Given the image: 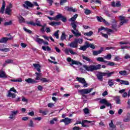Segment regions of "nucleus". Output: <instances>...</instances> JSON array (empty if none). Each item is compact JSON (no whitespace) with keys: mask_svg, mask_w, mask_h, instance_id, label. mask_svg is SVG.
<instances>
[{"mask_svg":"<svg viewBox=\"0 0 130 130\" xmlns=\"http://www.w3.org/2000/svg\"><path fill=\"white\" fill-rule=\"evenodd\" d=\"M77 18H78V14L74 15L73 17L69 19V22H71L70 25L73 29L71 30L72 33L76 36V37H79V36H82V34L80 33L79 30L77 29V27H78L77 25L79 24V22L76 21Z\"/></svg>","mask_w":130,"mask_h":130,"instance_id":"1","label":"nucleus"},{"mask_svg":"<svg viewBox=\"0 0 130 130\" xmlns=\"http://www.w3.org/2000/svg\"><path fill=\"white\" fill-rule=\"evenodd\" d=\"M83 67L87 72H93V71H97V70H100L101 69V64L98 65H83Z\"/></svg>","mask_w":130,"mask_h":130,"instance_id":"2","label":"nucleus"},{"mask_svg":"<svg viewBox=\"0 0 130 130\" xmlns=\"http://www.w3.org/2000/svg\"><path fill=\"white\" fill-rule=\"evenodd\" d=\"M67 61L69 63L70 66H72V67H74L73 64H76V66H82L83 64L78 61L74 60L72 59V58L71 57H68L67 58Z\"/></svg>","mask_w":130,"mask_h":130,"instance_id":"3","label":"nucleus"},{"mask_svg":"<svg viewBox=\"0 0 130 130\" xmlns=\"http://www.w3.org/2000/svg\"><path fill=\"white\" fill-rule=\"evenodd\" d=\"M94 90V88H85L79 90L78 91L79 93H80L81 95H85L86 94H89L92 92Z\"/></svg>","mask_w":130,"mask_h":130,"instance_id":"4","label":"nucleus"},{"mask_svg":"<svg viewBox=\"0 0 130 130\" xmlns=\"http://www.w3.org/2000/svg\"><path fill=\"white\" fill-rule=\"evenodd\" d=\"M76 80L78 81V82H79V83L83 84V88H87V87H88V83H87L85 78L82 77H77Z\"/></svg>","mask_w":130,"mask_h":130,"instance_id":"5","label":"nucleus"},{"mask_svg":"<svg viewBox=\"0 0 130 130\" xmlns=\"http://www.w3.org/2000/svg\"><path fill=\"white\" fill-rule=\"evenodd\" d=\"M64 51L66 54L67 55L70 54V53L72 55H77V52L74 51L72 49H71V48H66Z\"/></svg>","mask_w":130,"mask_h":130,"instance_id":"6","label":"nucleus"},{"mask_svg":"<svg viewBox=\"0 0 130 130\" xmlns=\"http://www.w3.org/2000/svg\"><path fill=\"white\" fill-rule=\"evenodd\" d=\"M18 113H19V111L18 110L11 111L9 116L10 119H11L12 120H15V119H16V116L17 114H18Z\"/></svg>","mask_w":130,"mask_h":130,"instance_id":"7","label":"nucleus"},{"mask_svg":"<svg viewBox=\"0 0 130 130\" xmlns=\"http://www.w3.org/2000/svg\"><path fill=\"white\" fill-rule=\"evenodd\" d=\"M118 18L121 21L120 22V26H122L123 24H125L127 23V21H128L127 19H125V17L122 15H120L118 16Z\"/></svg>","mask_w":130,"mask_h":130,"instance_id":"8","label":"nucleus"},{"mask_svg":"<svg viewBox=\"0 0 130 130\" xmlns=\"http://www.w3.org/2000/svg\"><path fill=\"white\" fill-rule=\"evenodd\" d=\"M14 38V37H12L10 36V38L8 37H4L0 39V43H4L6 44L8 42V40H12Z\"/></svg>","mask_w":130,"mask_h":130,"instance_id":"9","label":"nucleus"},{"mask_svg":"<svg viewBox=\"0 0 130 130\" xmlns=\"http://www.w3.org/2000/svg\"><path fill=\"white\" fill-rule=\"evenodd\" d=\"M34 40L39 44H42V43H43V39L39 38V36L38 35L35 36Z\"/></svg>","mask_w":130,"mask_h":130,"instance_id":"10","label":"nucleus"},{"mask_svg":"<svg viewBox=\"0 0 130 130\" xmlns=\"http://www.w3.org/2000/svg\"><path fill=\"white\" fill-rule=\"evenodd\" d=\"M104 51V48H103V47H101V49L99 50H98V51L93 50V51H92V54L94 56H96L98 55V54H101V53H102V52H103Z\"/></svg>","mask_w":130,"mask_h":130,"instance_id":"11","label":"nucleus"},{"mask_svg":"<svg viewBox=\"0 0 130 130\" xmlns=\"http://www.w3.org/2000/svg\"><path fill=\"white\" fill-rule=\"evenodd\" d=\"M60 122H64L65 123V125H67L72 123V119L69 118H65L64 119L60 120Z\"/></svg>","mask_w":130,"mask_h":130,"instance_id":"12","label":"nucleus"},{"mask_svg":"<svg viewBox=\"0 0 130 130\" xmlns=\"http://www.w3.org/2000/svg\"><path fill=\"white\" fill-rule=\"evenodd\" d=\"M66 11L67 12H73V13H76V12H78V9L77 8H74L73 7H70L68 6H66L65 7Z\"/></svg>","mask_w":130,"mask_h":130,"instance_id":"13","label":"nucleus"},{"mask_svg":"<svg viewBox=\"0 0 130 130\" xmlns=\"http://www.w3.org/2000/svg\"><path fill=\"white\" fill-rule=\"evenodd\" d=\"M23 6L25 8V9H28V8H33L34 5L29 1H26Z\"/></svg>","mask_w":130,"mask_h":130,"instance_id":"14","label":"nucleus"},{"mask_svg":"<svg viewBox=\"0 0 130 130\" xmlns=\"http://www.w3.org/2000/svg\"><path fill=\"white\" fill-rule=\"evenodd\" d=\"M111 6L113 7V8H115V7L118 8L121 7V4H120V1H117L116 3L115 2H111Z\"/></svg>","mask_w":130,"mask_h":130,"instance_id":"15","label":"nucleus"},{"mask_svg":"<svg viewBox=\"0 0 130 130\" xmlns=\"http://www.w3.org/2000/svg\"><path fill=\"white\" fill-rule=\"evenodd\" d=\"M100 102L102 104H105L108 107H109V106H110V105H111L110 103H108V102H107V101L105 99L101 100Z\"/></svg>","mask_w":130,"mask_h":130,"instance_id":"16","label":"nucleus"},{"mask_svg":"<svg viewBox=\"0 0 130 130\" xmlns=\"http://www.w3.org/2000/svg\"><path fill=\"white\" fill-rule=\"evenodd\" d=\"M69 46H70V47H72V48H78V45L76 42V41L74 40V41L71 42L69 44Z\"/></svg>","mask_w":130,"mask_h":130,"instance_id":"17","label":"nucleus"},{"mask_svg":"<svg viewBox=\"0 0 130 130\" xmlns=\"http://www.w3.org/2000/svg\"><path fill=\"white\" fill-rule=\"evenodd\" d=\"M25 82H26L27 83H28V84H35V83H38L37 81L34 79H32L31 78L25 79Z\"/></svg>","mask_w":130,"mask_h":130,"instance_id":"18","label":"nucleus"},{"mask_svg":"<svg viewBox=\"0 0 130 130\" xmlns=\"http://www.w3.org/2000/svg\"><path fill=\"white\" fill-rule=\"evenodd\" d=\"M113 98L116 104H121V102H120V97L119 96H114Z\"/></svg>","mask_w":130,"mask_h":130,"instance_id":"19","label":"nucleus"},{"mask_svg":"<svg viewBox=\"0 0 130 130\" xmlns=\"http://www.w3.org/2000/svg\"><path fill=\"white\" fill-rule=\"evenodd\" d=\"M92 121H88L87 120H84L82 121V122L81 123L82 124V126H83V127H87V126H88V125L85 124V123H91Z\"/></svg>","mask_w":130,"mask_h":130,"instance_id":"20","label":"nucleus"},{"mask_svg":"<svg viewBox=\"0 0 130 130\" xmlns=\"http://www.w3.org/2000/svg\"><path fill=\"white\" fill-rule=\"evenodd\" d=\"M82 58L83 59H84V60H86V61H88L89 63L90 62H93V60H92V59H90L89 57L85 56L84 55H82Z\"/></svg>","mask_w":130,"mask_h":130,"instance_id":"21","label":"nucleus"},{"mask_svg":"<svg viewBox=\"0 0 130 130\" xmlns=\"http://www.w3.org/2000/svg\"><path fill=\"white\" fill-rule=\"evenodd\" d=\"M0 78H3L4 79L7 78V74L5 71L2 70L0 71Z\"/></svg>","mask_w":130,"mask_h":130,"instance_id":"22","label":"nucleus"},{"mask_svg":"<svg viewBox=\"0 0 130 130\" xmlns=\"http://www.w3.org/2000/svg\"><path fill=\"white\" fill-rule=\"evenodd\" d=\"M75 41L77 43V45H79V44H82L83 43V39H80V38H77V39H75Z\"/></svg>","mask_w":130,"mask_h":130,"instance_id":"23","label":"nucleus"},{"mask_svg":"<svg viewBox=\"0 0 130 130\" xmlns=\"http://www.w3.org/2000/svg\"><path fill=\"white\" fill-rule=\"evenodd\" d=\"M33 66L34 67L35 69H37V70L38 71V72H39V73H40V72H41V70L40 69V68H41V67L39 64L34 63Z\"/></svg>","mask_w":130,"mask_h":130,"instance_id":"24","label":"nucleus"},{"mask_svg":"<svg viewBox=\"0 0 130 130\" xmlns=\"http://www.w3.org/2000/svg\"><path fill=\"white\" fill-rule=\"evenodd\" d=\"M96 77L98 78V79L99 81H101V82H102L103 81V77L102 76V74H101V72H99L96 74Z\"/></svg>","mask_w":130,"mask_h":130,"instance_id":"25","label":"nucleus"},{"mask_svg":"<svg viewBox=\"0 0 130 130\" xmlns=\"http://www.w3.org/2000/svg\"><path fill=\"white\" fill-rule=\"evenodd\" d=\"M35 74H36V81H39V80H41V77H42V74L41 73H39L37 72H36Z\"/></svg>","mask_w":130,"mask_h":130,"instance_id":"26","label":"nucleus"},{"mask_svg":"<svg viewBox=\"0 0 130 130\" xmlns=\"http://www.w3.org/2000/svg\"><path fill=\"white\" fill-rule=\"evenodd\" d=\"M116 20L115 19L112 20V29H116Z\"/></svg>","mask_w":130,"mask_h":130,"instance_id":"27","label":"nucleus"},{"mask_svg":"<svg viewBox=\"0 0 130 130\" xmlns=\"http://www.w3.org/2000/svg\"><path fill=\"white\" fill-rule=\"evenodd\" d=\"M17 95L15 93H13L10 91L8 92V94L7 95V97L11 98H16Z\"/></svg>","mask_w":130,"mask_h":130,"instance_id":"28","label":"nucleus"},{"mask_svg":"<svg viewBox=\"0 0 130 130\" xmlns=\"http://www.w3.org/2000/svg\"><path fill=\"white\" fill-rule=\"evenodd\" d=\"M19 23H25V19L21 15L17 16Z\"/></svg>","mask_w":130,"mask_h":130,"instance_id":"29","label":"nucleus"},{"mask_svg":"<svg viewBox=\"0 0 130 130\" xmlns=\"http://www.w3.org/2000/svg\"><path fill=\"white\" fill-rule=\"evenodd\" d=\"M109 127L111 129H114L116 128V126L113 124V121L112 120L111 121V122L109 124Z\"/></svg>","mask_w":130,"mask_h":130,"instance_id":"30","label":"nucleus"},{"mask_svg":"<svg viewBox=\"0 0 130 130\" xmlns=\"http://www.w3.org/2000/svg\"><path fill=\"white\" fill-rule=\"evenodd\" d=\"M119 73L121 76H127L128 75V73L125 70L119 71Z\"/></svg>","mask_w":130,"mask_h":130,"instance_id":"31","label":"nucleus"},{"mask_svg":"<svg viewBox=\"0 0 130 130\" xmlns=\"http://www.w3.org/2000/svg\"><path fill=\"white\" fill-rule=\"evenodd\" d=\"M62 17V15L61 14H58L54 18V21H57L58 19H61Z\"/></svg>","mask_w":130,"mask_h":130,"instance_id":"32","label":"nucleus"},{"mask_svg":"<svg viewBox=\"0 0 130 130\" xmlns=\"http://www.w3.org/2000/svg\"><path fill=\"white\" fill-rule=\"evenodd\" d=\"M5 14H7V15H10L12 14V9L10 8H7L5 10Z\"/></svg>","mask_w":130,"mask_h":130,"instance_id":"33","label":"nucleus"},{"mask_svg":"<svg viewBox=\"0 0 130 130\" xmlns=\"http://www.w3.org/2000/svg\"><path fill=\"white\" fill-rule=\"evenodd\" d=\"M114 80L113 79H109L108 80V85L110 86V87H112L113 85H114Z\"/></svg>","mask_w":130,"mask_h":130,"instance_id":"34","label":"nucleus"},{"mask_svg":"<svg viewBox=\"0 0 130 130\" xmlns=\"http://www.w3.org/2000/svg\"><path fill=\"white\" fill-rule=\"evenodd\" d=\"M61 40L62 41L63 40H65V39H67V35H66L65 32H62V35L60 37Z\"/></svg>","mask_w":130,"mask_h":130,"instance_id":"35","label":"nucleus"},{"mask_svg":"<svg viewBox=\"0 0 130 130\" xmlns=\"http://www.w3.org/2000/svg\"><path fill=\"white\" fill-rule=\"evenodd\" d=\"M91 13L92 11H91V10L87 9H84V14H85V15H87L88 16L90 15V14H91Z\"/></svg>","mask_w":130,"mask_h":130,"instance_id":"36","label":"nucleus"},{"mask_svg":"<svg viewBox=\"0 0 130 130\" xmlns=\"http://www.w3.org/2000/svg\"><path fill=\"white\" fill-rule=\"evenodd\" d=\"M120 84H121L122 85H129V82L128 81H125V80H121Z\"/></svg>","mask_w":130,"mask_h":130,"instance_id":"37","label":"nucleus"},{"mask_svg":"<svg viewBox=\"0 0 130 130\" xmlns=\"http://www.w3.org/2000/svg\"><path fill=\"white\" fill-rule=\"evenodd\" d=\"M130 120V114H127V118L124 119L123 121L125 122H128Z\"/></svg>","mask_w":130,"mask_h":130,"instance_id":"38","label":"nucleus"},{"mask_svg":"<svg viewBox=\"0 0 130 130\" xmlns=\"http://www.w3.org/2000/svg\"><path fill=\"white\" fill-rule=\"evenodd\" d=\"M84 35L85 36H92V35H93V32L92 31V30H90L88 32H84Z\"/></svg>","mask_w":130,"mask_h":130,"instance_id":"39","label":"nucleus"},{"mask_svg":"<svg viewBox=\"0 0 130 130\" xmlns=\"http://www.w3.org/2000/svg\"><path fill=\"white\" fill-rule=\"evenodd\" d=\"M111 57H112L111 54H109L107 55L106 56H105L104 57V58L105 59H108V60H110V59H111Z\"/></svg>","mask_w":130,"mask_h":130,"instance_id":"40","label":"nucleus"},{"mask_svg":"<svg viewBox=\"0 0 130 130\" xmlns=\"http://www.w3.org/2000/svg\"><path fill=\"white\" fill-rule=\"evenodd\" d=\"M58 32H59V30H57L56 31H55V32L53 34V36L56 37V39H58V38H59Z\"/></svg>","mask_w":130,"mask_h":130,"instance_id":"41","label":"nucleus"},{"mask_svg":"<svg viewBox=\"0 0 130 130\" xmlns=\"http://www.w3.org/2000/svg\"><path fill=\"white\" fill-rule=\"evenodd\" d=\"M114 74V72L109 73V71H108V72H107V78H110V77Z\"/></svg>","mask_w":130,"mask_h":130,"instance_id":"42","label":"nucleus"},{"mask_svg":"<svg viewBox=\"0 0 130 130\" xmlns=\"http://www.w3.org/2000/svg\"><path fill=\"white\" fill-rule=\"evenodd\" d=\"M51 26H54L56 25H59V23L55 21H52L49 23Z\"/></svg>","mask_w":130,"mask_h":130,"instance_id":"43","label":"nucleus"},{"mask_svg":"<svg viewBox=\"0 0 130 130\" xmlns=\"http://www.w3.org/2000/svg\"><path fill=\"white\" fill-rule=\"evenodd\" d=\"M26 24L27 25H31V26H36V24L33 21H26Z\"/></svg>","mask_w":130,"mask_h":130,"instance_id":"44","label":"nucleus"},{"mask_svg":"<svg viewBox=\"0 0 130 130\" xmlns=\"http://www.w3.org/2000/svg\"><path fill=\"white\" fill-rule=\"evenodd\" d=\"M12 82H19V83L22 82V78H18L17 79H12Z\"/></svg>","mask_w":130,"mask_h":130,"instance_id":"45","label":"nucleus"},{"mask_svg":"<svg viewBox=\"0 0 130 130\" xmlns=\"http://www.w3.org/2000/svg\"><path fill=\"white\" fill-rule=\"evenodd\" d=\"M119 44L120 45H127V44H129L130 45V43L128 42H120L119 43Z\"/></svg>","mask_w":130,"mask_h":130,"instance_id":"46","label":"nucleus"},{"mask_svg":"<svg viewBox=\"0 0 130 130\" xmlns=\"http://www.w3.org/2000/svg\"><path fill=\"white\" fill-rule=\"evenodd\" d=\"M36 25H37V26H41V24L40 23V21H39V19H38V18L36 19V23H35Z\"/></svg>","mask_w":130,"mask_h":130,"instance_id":"47","label":"nucleus"},{"mask_svg":"<svg viewBox=\"0 0 130 130\" xmlns=\"http://www.w3.org/2000/svg\"><path fill=\"white\" fill-rule=\"evenodd\" d=\"M96 19L98 21V22H103V20H105L102 18V17H99V16H96Z\"/></svg>","mask_w":130,"mask_h":130,"instance_id":"48","label":"nucleus"},{"mask_svg":"<svg viewBox=\"0 0 130 130\" xmlns=\"http://www.w3.org/2000/svg\"><path fill=\"white\" fill-rule=\"evenodd\" d=\"M54 121H57V118H55L50 121V124H54Z\"/></svg>","mask_w":130,"mask_h":130,"instance_id":"49","label":"nucleus"},{"mask_svg":"<svg viewBox=\"0 0 130 130\" xmlns=\"http://www.w3.org/2000/svg\"><path fill=\"white\" fill-rule=\"evenodd\" d=\"M10 51V49L8 48H5L4 49H1L0 51H4V52H8Z\"/></svg>","mask_w":130,"mask_h":130,"instance_id":"50","label":"nucleus"},{"mask_svg":"<svg viewBox=\"0 0 130 130\" xmlns=\"http://www.w3.org/2000/svg\"><path fill=\"white\" fill-rule=\"evenodd\" d=\"M91 3H95V4H99V5H101V1L100 0H92Z\"/></svg>","mask_w":130,"mask_h":130,"instance_id":"51","label":"nucleus"},{"mask_svg":"<svg viewBox=\"0 0 130 130\" xmlns=\"http://www.w3.org/2000/svg\"><path fill=\"white\" fill-rule=\"evenodd\" d=\"M68 3V0H60V6H63V4Z\"/></svg>","mask_w":130,"mask_h":130,"instance_id":"52","label":"nucleus"},{"mask_svg":"<svg viewBox=\"0 0 130 130\" xmlns=\"http://www.w3.org/2000/svg\"><path fill=\"white\" fill-rule=\"evenodd\" d=\"M87 46L84 45L83 46H81L79 49L80 50H83V51H85L86 50V49H87Z\"/></svg>","mask_w":130,"mask_h":130,"instance_id":"53","label":"nucleus"},{"mask_svg":"<svg viewBox=\"0 0 130 130\" xmlns=\"http://www.w3.org/2000/svg\"><path fill=\"white\" fill-rule=\"evenodd\" d=\"M104 59V58L102 57H99L96 58V60L98 61H101V62H103Z\"/></svg>","mask_w":130,"mask_h":130,"instance_id":"54","label":"nucleus"},{"mask_svg":"<svg viewBox=\"0 0 130 130\" xmlns=\"http://www.w3.org/2000/svg\"><path fill=\"white\" fill-rule=\"evenodd\" d=\"M23 30L27 33H29V34L32 33V31L30 30V29H27L26 27H23Z\"/></svg>","mask_w":130,"mask_h":130,"instance_id":"55","label":"nucleus"},{"mask_svg":"<svg viewBox=\"0 0 130 130\" xmlns=\"http://www.w3.org/2000/svg\"><path fill=\"white\" fill-rule=\"evenodd\" d=\"M10 25H12V21L6 22L4 23L5 26H10Z\"/></svg>","mask_w":130,"mask_h":130,"instance_id":"56","label":"nucleus"},{"mask_svg":"<svg viewBox=\"0 0 130 130\" xmlns=\"http://www.w3.org/2000/svg\"><path fill=\"white\" fill-rule=\"evenodd\" d=\"M120 59V57L119 56H115L114 58V61H118Z\"/></svg>","mask_w":130,"mask_h":130,"instance_id":"57","label":"nucleus"},{"mask_svg":"<svg viewBox=\"0 0 130 130\" xmlns=\"http://www.w3.org/2000/svg\"><path fill=\"white\" fill-rule=\"evenodd\" d=\"M28 126H30V127H34V123H33V121H30V122L28 124Z\"/></svg>","mask_w":130,"mask_h":130,"instance_id":"58","label":"nucleus"},{"mask_svg":"<svg viewBox=\"0 0 130 130\" xmlns=\"http://www.w3.org/2000/svg\"><path fill=\"white\" fill-rule=\"evenodd\" d=\"M121 49H128V48H130V47L128 46H121Z\"/></svg>","mask_w":130,"mask_h":130,"instance_id":"59","label":"nucleus"},{"mask_svg":"<svg viewBox=\"0 0 130 130\" xmlns=\"http://www.w3.org/2000/svg\"><path fill=\"white\" fill-rule=\"evenodd\" d=\"M13 60L12 59H7L5 61L6 63H13Z\"/></svg>","mask_w":130,"mask_h":130,"instance_id":"60","label":"nucleus"},{"mask_svg":"<svg viewBox=\"0 0 130 130\" xmlns=\"http://www.w3.org/2000/svg\"><path fill=\"white\" fill-rule=\"evenodd\" d=\"M83 111L84 112L85 114H88V113H89V109L86 108L83 110Z\"/></svg>","mask_w":130,"mask_h":130,"instance_id":"61","label":"nucleus"},{"mask_svg":"<svg viewBox=\"0 0 130 130\" xmlns=\"http://www.w3.org/2000/svg\"><path fill=\"white\" fill-rule=\"evenodd\" d=\"M61 20L62 21H63L64 23L67 22V18H66L64 16H62V17H61Z\"/></svg>","mask_w":130,"mask_h":130,"instance_id":"62","label":"nucleus"},{"mask_svg":"<svg viewBox=\"0 0 130 130\" xmlns=\"http://www.w3.org/2000/svg\"><path fill=\"white\" fill-rule=\"evenodd\" d=\"M27 114L29 116H34V111H32L31 112L28 113Z\"/></svg>","mask_w":130,"mask_h":130,"instance_id":"63","label":"nucleus"},{"mask_svg":"<svg viewBox=\"0 0 130 130\" xmlns=\"http://www.w3.org/2000/svg\"><path fill=\"white\" fill-rule=\"evenodd\" d=\"M124 58H125V59H127L128 58H130V55L128 54H125Z\"/></svg>","mask_w":130,"mask_h":130,"instance_id":"64","label":"nucleus"}]
</instances>
